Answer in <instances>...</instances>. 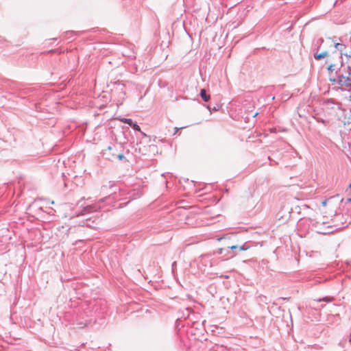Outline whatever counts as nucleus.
Here are the masks:
<instances>
[{"label":"nucleus","instance_id":"2eb2a0df","mask_svg":"<svg viewBox=\"0 0 351 351\" xmlns=\"http://www.w3.org/2000/svg\"><path fill=\"white\" fill-rule=\"evenodd\" d=\"M343 47H344V45L342 44H340V43L335 44V48L340 51H342Z\"/></svg>","mask_w":351,"mask_h":351},{"label":"nucleus","instance_id":"a878e982","mask_svg":"<svg viewBox=\"0 0 351 351\" xmlns=\"http://www.w3.org/2000/svg\"><path fill=\"white\" fill-rule=\"evenodd\" d=\"M102 202H105V199H101Z\"/></svg>","mask_w":351,"mask_h":351},{"label":"nucleus","instance_id":"7ed1b4c3","mask_svg":"<svg viewBox=\"0 0 351 351\" xmlns=\"http://www.w3.org/2000/svg\"><path fill=\"white\" fill-rule=\"evenodd\" d=\"M345 223H346V222H345ZM347 226L348 224L344 226V223H342V227H345ZM340 228H341V226H339L338 225L326 226V223L323 221L319 224L318 228L315 230V231L319 234L326 235L332 233L335 230Z\"/></svg>","mask_w":351,"mask_h":351},{"label":"nucleus","instance_id":"aec40b11","mask_svg":"<svg viewBox=\"0 0 351 351\" xmlns=\"http://www.w3.org/2000/svg\"><path fill=\"white\" fill-rule=\"evenodd\" d=\"M279 299H280V300H289V299H290V298H283V297H282V298H280Z\"/></svg>","mask_w":351,"mask_h":351},{"label":"nucleus","instance_id":"9d476101","mask_svg":"<svg viewBox=\"0 0 351 351\" xmlns=\"http://www.w3.org/2000/svg\"><path fill=\"white\" fill-rule=\"evenodd\" d=\"M330 56H328V53L326 51H324L322 53H315L314 54V58L316 59V60H320V59H322L325 57H329Z\"/></svg>","mask_w":351,"mask_h":351},{"label":"nucleus","instance_id":"4be33fe9","mask_svg":"<svg viewBox=\"0 0 351 351\" xmlns=\"http://www.w3.org/2000/svg\"><path fill=\"white\" fill-rule=\"evenodd\" d=\"M341 217V215L340 214H337L335 216V218L337 219V218H340Z\"/></svg>","mask_w":351,"mask_h":351},{"label":"nucleus","instance_id":"423d86ee","mask_svg":"<svg viewBox=\"0 0 351 351\" xmlns=\"http://www.w3.org/2000/svg\"><path fill=\"white\" fill-rule=\"evenodd\" d=\"M223 250L225 251L223 252V261L228 260L234 257V252L230 250L229 246H228L226 248H223Z\"/></svg>","mask_w":351,"mask_h":351},{"label":"nucleus","instance_id":"ddd939ff","mask_svg":"<svg viewBox=\"0 0 351 351\" xmlns=\"http://www.w3.org/2000/svg\"><path fill=\"white\" fill-rule=\"evenodd\" d=\"M121 121L125 123H127L128 125H130V126L132 125L133 123V121L132 119H126V118H122V119H119Z\"/></svg>","mask_w":351,"mask_h":351},{"label":"nucleus","instance_id":"6ab92c4d","mask_svg":"<svg viewBox=\"0 0 351 351\" xmlns=\"http://www.w3.org/2000/svg\"><path fill=\"white\" fill-rule=\"evenodd\" d=\"M117 158H119V160H122L123 158H124V156L123 154H119L118 156H117Z\"/></svg>","mask_w":351,"mask_h":351},{"label":"nucleus","instance_id":"39448f33","mask_svg":"<svg viewBox=\"0 0 351 351\" xmlns=\"http://www.w3.org/2000/svg\"><path fill=\"white\" fill-rule=\"evenodd\" d=\"M230 249L232 252H234V256L237 254L238 251H245L250 249V245L247 243V242L244 243L241 245H232L229 246Z\"/></svg>","mask_w":351,"mask_h":351},{"label":"nucleus","instance_id":"f3484780","mask_svg":"<svg viewBox=\"0 0 351 351\" xmlns=\"http://www.w3.org/2000/svg\"><path fill=\"white\" fill-rule=\"evenodd\" d=\"M134 130L141 131L140 127L136 123H132L131 125Z\"/></svg>","mask_w":351,"mask_h":351},{"label":"nucleus","instance_id":"f8f14e48","mask_svg":"<svg viewBox=\"0 0 351 351\" xmlns=\"http://www.w3.org/2000/svg\"><path fill=\"white\" fill-rule=\"evenodd\" d=\"M269 302H270V300H269V298L267 296L263 295H259V297H258V302L259 303L268 304Z\"/></svg>","mask_w":351,"mask_h":351},{"label":"nucleus","instance_id":"f03ea898","mask_svg":"<svg viewBox=\"0 0 351 351\" xmlns=\"http://www.w3.org/2000/svg\"><path fill=\"white\" fill-rule=\"evenodd\" d=\"M341 54H339L337 52H333L326 60V62L328 64V66L327 68L329 73H331L334 71L339 70L341 67L343 66V62L341 60Z\"/></svg>","mask_w":351,"mask_h":351},{"label":"nucleus","instance_id":"393cba45","mask_svg":"<svg viewBox=\"0 0 351 351\" xmlns=\"http://www.w3.org/2000/svg\"><path fill=\"white\" fill-rule=\"evenodd\" d=\"M111 149H112V148H111V147H108V149L109 151H110V150H111Z\"/></svg>","mask_w":351,"mask_h":351},{"label":"nucleus","instance_id":"dca6fc26","mask_svg":"<svg viewBox=\"0 0 351 351\" xmlns=\"http://www.w3.org/2000/svg\"><path fill=\"white\" fill-rule=\"evenodd\" d=\"M38 200H44L46 202V204H54V202L50 199V198H48V199H38Z\"/></svg>","mask_w":351,"mask_h":351},{"label":"nucleus","instance_id":"1a4fd4ad","mask_svg":"<svg viewBox=\"0 0 351 351\" xmlns=\"http://www.w3.org/2000/svg\"><path fill=\"white\" fill-rule=\"evenodd\" d=\"M332 300H333V298L330 297V296H325V297L315 300V301L318 302H324L326 303L331 302Z\"/></svg>","mask_w":351,"mask_h":351},{"label":"nucleus","instance_id":"412c9836","mask_svg":"<svg viewBox=\"0 0 351 351\" xmlns=\"http://www.w3.org/2000/svg\"><path fill=\"white\" fill-rule=\"evenodd\" d=\"M220 277L221 278H229V276L228 275L221 276Z\"/></svg>","mask_w":351,"mask_h":351},{"label":"nucleus","instance_id":"6e6552de","mask_svg":"<svg viewBox=\"0 0 351 351\" xmlns=\"http://www.w3.org/2000/svg\"><path fill=\"white\" fill-rule=\"evenodd\" d=\"M344 207H346L347 210L346 215L351 217V199H346Z\"/></svg>","mask_w":351,"mask_h":351},{"label":"nucleus","instance_id":"4468645a","mask_svg":"<svg viewBox=\"0 0 351 351\" xmlns=\"http://www.w3.org/2000/svg\"><path fill=\"white\" fill-rule=\"evenodd\" d=\"M225 250H223V247H219L218 248L215 252V254H217L219 255H221V258H223V252Z\"/></svg>","mask_w":351,"mask_h":351},{"label":"nucleus","instance_id":"20e7f679","mask_svg":"<svg viewBox=\"0 0 351 351\" xmlns=\"http://www.w3.org/2000/svg\"><path fill=\"white\" fill-rule=\"evenodd\" d=\"M337 82L341 86L351 87V73L348 76L340 75L337 80Z\"/></svg>","mask_w":351,"mask_h":351},{"label":"nucleus","instance_id":"f257e3e1","mask_svg":"<svg viewBox=\"0 0 351 351\" xmlns=\"http://www.w3.org/2000/svg\"><path fill=\"white\" fill-rule=\"evenodd\" d=\"M106 312V301L101 298L86 301L74 311L77 321L80 324L84 325L95 322L97 318H103Z\"/></svg>","mask_w":351,"mask_h":351},{"label":"nucleus","instance_id":"5701e85b","mask_svg":"<svg viewBox=\"0 0 351 351\" xmlns=\"http://www.w3.org/2000/svg\"><path fill=\"white\" fill-rule=\"evenodd\" d=\"M344 200H345V199H344V198H342V199H341V203H343Z\"/></svg>","mask_w":351,"mask_h":351},{"label":"nucleus","instance_id":"bb28decb","mask_svg":"<svg viewBox=\"0 0 351 351\" xmlns=\"http://www.w3.org/2000/svg\"><path fill=\"white\" fill-rule=\"evenodd\" d=\"M349 187L351 188V184H350Z\"/></svg>","mask_w":351,"mask_h":351},{"label":"nucleus","instance_id":"9b49d317","mask_svg":"<svg viewBox=\"0 0 351 351\" xmlns=\"http://www.w3.org/2000/svg\"><path fill=\"white\" fill-rule=\"evenodd\" d=\"M200 96L205 101H208L210 99V95L206 94V92L204 89H202L200 90Z\"/></svg>","mask_w":351,"mask_h":351},{"label":"nucleus","instance_id":"a211bd4d","mask_svg":"<svg viewBox=\"0 0 351 351\" xmlns=\"http://www.w3.org/2000/svg\"><path fill=\"white\" fill-rule=\"evenodd\" d=\"M329 199H324V200L321 202V204L323 206H325L327 204V202Z\"/></svg>","mask_w":351,"mask_h":351},{"label":"nucleus","instance_id":"b1692460","mask_svg":"<svg viewBox=\"0 0 351 351\" xmlns=\"http://www.w3.org/2000/svg\"><path fill=\"white\" fill-rule=\"evenodd\" d=\"M110 160H114V156L111 157V158H109Z\"/></svg>","mask_w":351,"mask_h":351},{"label":"nucleus","instance_id":"0eeeda50","mask_svg":"<svg viewBox=\"0 0 351 351\" xmlns=\"http://www.w3.org/2000/svg\"><path fill=\"white\" fill-rule=\"evenodd\" d=\"M321 223L322 222H319L315 219L308 218V224L309 226L312 227L313 230L317 229Z\"/></svg>","mask_w":351,"mask_h":351}]
</instances>
